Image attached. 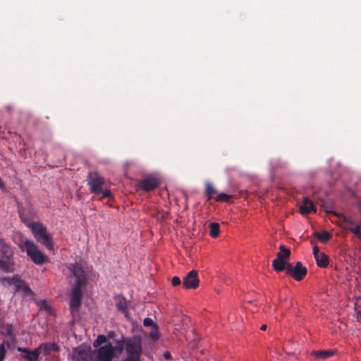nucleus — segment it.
<instances>
[{
    "label": "nucleus",
    "instance_id": "obj_10",
    "mask_svg": "<svg viewBox=\"0 0 361 361\" xmlns=\"http://www.w3.org/2000/svg\"><path fill=\"white\" fill-rule=\"evenodd\" d=\"M159 185V180L154 176H147L137 183V186L145 192L151 191Z\"/></svg>",
    "mask_w": 361,
    "mask_h": 361
},
{
    "label": "nucleus",
    "instance_id": "obj_9",
    "mask_svg": "<svg viewBox=\"0 0 361 361\" xmlns=\"http://www.w3.org/2000/svg\"><path fill=\"white\" fill-rule=\"evenodd\" d=\"M82 288L77 286L71 287V298L70 302V310L71 312L77 311L81 305Z\"/></svg>",
    "mask_w": 361,
    "mask_h": 361
},
{
    "label": "nucleus",
    "instance_id": "obj_35",
    "mask_svg": "<svg viewBox=\"0 0 361 361\" xmlns=\"http://www.w3.org/2000/svg\"><path fill=\"white\" fill-rule=\"evenodd\" d=\"M164 356H165V357H166V359H169V358H170V357H171V355H170V354H169V353H166V354L164 355Z\"/></svg>",
    "mask_w": 361,
    "mask_h": 361
},
{
    "label": "nucleus",
    "instance_id": "obj_18",
    "mask_svg": "<svg viewBox=\"0 0 361 361\" xmlns=\"http://www.w3.org/2000/svg\"><path fill=\"white\" fill-rule=\"evenodd\" d=\"M312 354L315 356L317 358L320 360H326L328 357H331L334 355V352L331 350H317L313 351Z\"/></svg>",
    "mask_w": 361,
    "mask_h": 361
},
{
    "label": "nucleus",
    "instance_id": "obj_1",
    "mask_svg": "<svg viewBox=\"0 0 361 361\" xmlns=\"http://www.w3.org/2000/svg\"><path fill=\"white\" fill-rule=\"evenodd\" d=\"M21 221L31 229L36 240L49 251L54 250V241L51 235L48 233L47 228L40 222L29 221L20 213Z\"/></svg>",
    "mask_w": 361,
    "mask_h": 361
},
{
    "label": "nucleus",
    "instance_id": "obj_17",
    "mask_svg": "<svg viewBox=\"0 0 361 361\" xmlns=\"http://www.w3.org/2000/svg\"><path fill=\"white\" fill-rule=\"evenodd\" d=\"M116 306L117 309L124 314L128 313V309L126 305V300L123 296H117L116 297Z\"/></svg>",
    "mask_w": 361,
    "mask_h": 361
},
{
    "label": "nucleus",
    "instance_id": "obj_20",
    "mask_svg": "<svg viewBox=\"0 0 361 361\" xmlns=\"http://www.w3.org/2000/svg\"><path fill=\"white\" fill-rule=\"evenodd\" d=\"M290 255V251L284 245H280L279 252L277 253L276 258L283 260H287Z\"/></svg>",
    "mask_w": 361,
    "mask_h": 361
},
{
    "label": "nucleus",
    "instance_id": "obj_34",
    "mask_svg": "<svg viewBox=\"0 0 361 361\" xmlns=\"http://www.w3.org/2000/svg\"><path fill=\"white\" fill-rule=\"evenodd\" d=\"M267 325L266 324H263L262 325V326L260 327V329L262 330V331H264L267 329Z\"/></svg>",
    "mask_w": 361,
    "mask_h": 361
},
{
    "label": "nucleus",
    "instance_id": "obj_36",
    "mask_svg": "<svg viewBox=\"0 0 361 361\" xmlns=\"http://www.w3.org/2000/svg\"><path fill=\"white\" fill-rule=\"evenodd\" d=\"M326 213H333V214H336V213H334L333 212H329V211H326Z\"/></svg>",
    "mask_w": 361,
    "mask_h": 361
},
{
    "label": "nucleus",
    "instance_id": "obj_22",
    "mask_svg": "<svg viewBox=\"0 0 361 361\" xmlns=\"http://www.w3.org/2000/svg\"><path fill=\"white\" fill-rule=\"evenodd\" d=\"M317 266L319 267H326L329 264V258L323 252L318 255V258H314Z\"/></svg>",
    "mask_w": 361,
    "mask_h": 361
},
{
    "label": "nucleus",
    "instance_id": "obj_16",
    "mask_svg": "<svg viewBox=\"0 0 361 361\" xmlns=\"http://www.w3.org/2000/svg\"><path fill=\"white\" fill-rule=\"evenodd\" d=\"M4 280L6 281L8 284H13L16 288V291H20L25 285V282L18 276L9 279H4Z\"/></svg>",
    "mask_w": 361,
    "mask_h": 361
},
{
    "label": "nucleus",
    "instance_id": "obj_32",
    "mask_svg": "<svg viewBox=\"0 0 361 361\" xmlns=\"http://www.w3.org/2000/svg\"><path fill=\"white\" fill-rule=\"evenodd\" d=\"M152 323H153L152 319L150 318H146L144 319V322H143V324L145 326H149L152 324Z\"/></svg>",
    "mask_w": 361,
    "mask_h": 361
},
{
    "label": "nucleus",
    "instance_id": "obj_27",
    "mask_svg": "<svg viewBox=\"0 0 361 361\" xmlns=\"http://www.w3.org/2000/svg\"><path fill=\"white\" fill-rule=\"evenodd\" d=\"M123 338L121 341L116 342V345L114 348V351L117 350L118 353H122L123 348L125 349V345L122 343Z\"/></svg>",
    "mask_w": 361,
    "mask_h": 361
},
{
    "label": "nucleus",
    "instance_id": "obj_6",
    "mask_svg": "<svg viewBox=\"0 0 361 361\" xmlns=\"http://www.w3.org/2000/svg\"><path fill=\"white\" fill-rule=\"evenodd\" d=\"M87 185L92 193L98 195L105 183L104 178L96 171H90L87 178Z\"/></svg>",
    "mask_w": 361,
    "mask_h": 361
},
{
    "label": "nucleus",
    "instance_id": "obj_28",
    "mask_svg": "<svg viewBox=\"0 0 361 361\" xmlns=\"http://www.w3.org/2000/svg\"><path fill=\"white\" fill-rule=\"evenodd\" d=\"M6 354V349L4 343L0 344V361H3L5 359Z\"/></svg>",
    "mask_w": 361,
    "mask_h": 361
},
{
    "label": "nucleus",
    "instance_id": "obj_26",
    "mask_svg": "<svg viewBox=\"0 0 361 361\" xmlns=\"http://www.w3.org/2000/svg\"><path fill=\"white\" fill-rule=\"evenodd\" d=\"M231 196L225 193H219L216 197L218 202H227L231 199Z\"/></svg>",
    "mask_w": 361,
    "mask_h": 361
},
{
    "label": "nucleus",
    "instance_id": "obj_33",
    "mask_svg": "<svg viewBox=\"0 0 361 361\" xmlns=\"http://www.w3.org/2000/svg\"><path fill=\"white\" fill-rule=\"evenodd\" d=\"M322 252H319V248L317 246H314L313 247V254L314 258H318V255H320Z\"/></svg>",
    "mask_w": 361,
    "mask_h": 361
},
{
    "label": "nucleus",
    "instance_id": "obj_3",
    "mask_svg": "<svg viewBox=\"0 0 361 361\" xmlns=\"http://www.w3.org/2000/svg\"><path fill=\"white\" fill-rule=\"evenodd\" d=\"M23 245L29 258L37 265H42L49 262V258L43 253L38 246L32 240H25Z\"/></svg>",
    "mask_w": 361,
    "mask_h": 361
},
{
    "label": "nucleus",
    "instance_id": "obj_12",
    "mask_svg": "<svg viewBox=\"0 0 361 361\" xmlns=\"http://www.w3.org/2000/svg\"><path fill=\"white\" fill-rule=\"evenodd\" d=\"M200 281L197 278V271H190L183 279V286L186 289H195L199 285Z\"/></svg>",
    "mask_w": 361,
    "mask_h": 361
},
{
    "label": "nucleus",
    "instance_id": "obj_21",
    "mask_svg": "<svg viewBox=\"0 0 361 361\" xmlns=\"http://www.w3.org/2000/svg\"><path fill=\"white\" fill-rule=\"evenodd\" d=\"M209 235L211 237L216 238L219 235L220 226L218 223L212 222L209 224Z\"/></svg>",
    "mask_w": 361,
    "mask_h": 361
},
{
    "label": "nucleus",
    "instance_id": "obj_11",
    "mask_svg": "<svg viewBox=\"0 0 361 361\" xmlns=\"http://www.w3.org/2000/svg\"><path fill=\"white\" fill-rule=\"evenodd\" d=\"M16 349L25 361H39V360L40 351L37 348L32 350L23 347H17Z\"/></svg>",
    "mask_w": 361,
    "mask_h": 361
},
{
    "label": "nucleus",
    "instance_id": "obj_31",
    "mask_svg": "<svg viewBox=\"0 0 361 361\" xmlns=\"http://www.w3.org/2000/svg\"><path fill=\"white\" fill-rule=\"evenodd\" d=\"M100 193L102 194L101 199H104V198L109 197L111 196V194L110 190H103L102 189V192Z\"/></svg>",
    "mask_w": 361,
    "mask_h": 361
},
{
    "label": "nucleus",
    "instance_id": "obj_24",
    "mask_svg": "<svg viewBox=\"0 0 361 361\" xmlns=\"http://www.w3.org/2000/svg\"><path fill=\"white\" fill-rule=\"evenodd\" d=\"M217 193V190L210 183H207L205 186V195L208 200L212 198V195Z\"/></svg>",
    "mask_w": 361,
    "mask_h": 361
},
{
    "label": "nucleus",
    "instance_id": "obj_15",
    "mask_svg": "<svg viewBox=\"0 0 361 361\" xmlns=\"http://www.w3.org/2000/svg\"><path fill=\"white\" fill-rule=\"evenodd\" d=\"M288 264H290L287 260L279 259L277 258L274 259L272 262L273 268L277 272L286 270V273L287 274V267Z\"/></svg>",
    "mask_w": 361,
    "mask_h": 361
},
{
    "label": "nucleus",
    "instance_id": "obj_8",
    "mask_svg": "<svg viewBox=\"0 0 361 361\" xmlns=\"http://www.w3.org/2000/svg\"><path fill=\"white\" fill-rule=\"evenodd\" d=\"M72 361H93L92 350L81 347L73 348Z\"/></svg>",
    "mask_w": 361,
    "mask_h": 361
},
{
    "label": "nucleus",
    "instance_id": "obj_25",
    "mask_svg": "<svg viewBox=\"0 0 361 361\" xmlns=\"http://www.w3.org/2000/svg\"><path fill=\"white\" fill-rule=\"evenodd\" d=\"M106 338L104 335L103 334H101V335H99L97 338V339L93 342V346L94 348H99V346L106 343Z\"/></svg>",
    "mask_w": 361,
    "mask_h": 361
},
{
    "label": "nucleus",
    "instance_id": "obj_2",
    "mask_svg": "<svg viewBox=\"0 0 361 361\" xmlns=\"http://www.w3.org/2000/svg\"><path fill=\"white\" fill-rule=\"evenodd\" d=\"M13 254L11 245L0 238V269L4 271H13Z\"/></svg>",
    "mask_w": 361,
    "mask_h": 361
},
{
    "label": "nucleus",
    "instance_id": "obj_14",
    "mask_svg": "<svg viewBox=\"0 0 361 361\" xmlns=\"http://www.w3.org/2000/svg\"><path fill=\"white\" fill-rule=\"evenodd\" d=\"M40 353L43 352L44 355L50 354L52 351L57 352L59 350V347L57 344L53 343H44L40 344L39 346L37 347Z\"/></svg>",
    "mask_w": 361,
    "mask_h": 361
},
{
    "label": "nucleus",
    "instance_id": "obj_7",
    "mask_svg": "<svg viewBox=\"0 0 361 361\" xmlns=\"http://www.w3.org/2000/svg\"><path fill=\"white\" fill-rule=\"evenodd\" d=\"M307 270L300 262H297L295 265L293 267L288 264L287 267V275L291 276L295 280L300 281L306 276Z\"/></svg>",
    "mask_w": 361,
    "mask_h": 361
},
{
    "label": "nucleus",
    "instance_id": "obj_4",
    "mask_svg": "<svg viewBox=\"0 0 361 361\" xmlns=\"http://www.w3.org/2000/svg\"><path fill=\"white\" fill-rule=\"evenodd\" d=\"M67 267L70 271V276L75 278V282L72 286L82 288L87 283V271L80 264H68Z\"/></svg>",
    "mask_w": 361,
    "mask_h": 361
},
{
    "label": "nucleus",
    "instance_id": "obj_13",
    "mask_svg": "<svg viewBox=\"0 0 361 361\" xmlns=\"http://www.w3.org/2000/svg\"><path fill=\"white\" fill-rule=\"evenodd\" d=\"M300 212L303 215L310 214L312 212H315L316 207L312 201H311L307 197H305L300 206Z\"/></svg>",
    "mask_w": 361,
    "mask_h": 361
},
{
    "label": "nucleus",
    "instance_id": "obj_30",
    "mask_svg": "<svg viewBox=\"0 0 361 361\" xmlns=\"http://www.w3.org/2000/svg\"><path fill=\"white\" fill-rule=\"evenodd\" d=\"M181 281H180V279L179 277L178 276H173L172 279H171V284L173 286H179L180 284Z\"/></svg>",
    "mask_w": 361,
    "mask_h": 361
},
{
    "label": "nucleus",
    "instance_id": "obj_5",
    "mask_svg": "<svg viewBox=\"0 0 361 361\" xmlns=\"http://www.w3.org/2000/svg\"><path fill=\"white\" fill-rule=\"evenodd\" d=\"M93 361H111L114 357V347L109 342L97 350H92Z\"/></svg>",
    "mask_w": 361,
    "mask_h": 361
},
{
    "label": "nucleus",
    "instance_id": "obj_23",
    "mask_svg": "<svg viewBox=\"0 0 361 361\" xmlns=\"http://www.w3.org/2000/svg\"><path fill=\"white\" fill-rule=\"evenodd\" d=\"M314 235L317 238V240L321 242H326L331 237V233L327 231H323L322 233L316 232L314 233Z\"/></svg>",
    "mask_w": 361,
    "mask_h": 361
},
{
    "label": "nucleus",
    "instance_id": "obj_19",
    "mask_svg": "<svg viewBox=\"0 0 361 361\" xmlns=\"http://www.w3.org/2000/svg\"><path fill=\"white\" fill-rule=\"evenodd\" d=\"M345 221L350 225L348 230L355 234L357 238L361 240V226L355 223L351 220H345Z\"/></svg>",
    "mask_w": 361,
    "mask_h": 361
},
{
    "label": "nucleus",
    "instance_id": "obj_29",
    "mask_svg": "<svg viewBox=\"0 0 361 361\" xmlns=\"http://www.w3.org/2000/svg\"><path fill=\"white\" fill-rule=\"evenodd\" d=\"M20 290L23 292L25 295H32L33 294L31 289L25 284L23 286V288Z\"/></svg>",
    "mask_w": 361,
    "mask_h": 361
}]
</instances>
